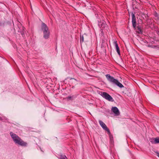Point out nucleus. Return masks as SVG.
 <instances>
[{"label":"nucleus","mask_w":159,"mask_h":159,"mask_svg":"<svg viewBox=\"0 0 159 159\" xmlns=\"http://www.w3.org/2000/svg\"><path fill=\"white\" fill-rule=\"evenodd\" d=\"M10 134L15 144L24 147H26L27 146V143L23 141L17 134L12 132H10Z\"/></svg>","instance_id":"1"},{"label":"nucleus","mask_w":159,"mask_h":159,"mask_svg":"<svg viewBox=\"0 0 159 159\" xmlns=\"http://www.w3.org/2000/svg\"><path fill=\"white\" fill-rule=\"evenodd\" d=\"M41 30L43 32V38L45 39H48L49 37L50 31L47 25L43 22L41 25Z\"/></svg>","instance_id":"2"},{"label":"nucleus","mask_w":159,"mask_h":159,"mask_svg":"<svg viewBox=\"0 0 159 159\" xmlns=\"http://www.w3.org/2000/svg\"><path fill=\"white\" fill-rule=\"evenodd\" d=\"M105 76L107 80L110 82L116 85L120 88L124 87V86L120 83L118 80L115 79L113 77L111 76L109 74H107Z\"/></svg>","instance_id":"3"},{"label":"nucleus","mask_w":159,"mask_h":159,"mask_svg":"<svg viewBox=\"0 0 159 159\" xmlns=\"http://www.w3.org/2000/svg\"><path fill=\"white\" fill-rule=\"evenodd\" d=\"M101 95L104 98L110 101L113 102L114 100L112 98L108 93L105 92H101Z\"/></svg>","instance_id":"4"},{"label":"nucleus","mask_w":159,"mask_h":159,"mask_svg":"<svg viewBox=\"0 0 159 159\" xmlns=\"http://www.w3.org/2000/svg\"><path fill=\"white\" fill-rule=\"evenodd\" d=\"M99 123L102 128L105 130L109 134H111L110 130L107 127L105 124L102 121L99 120Z\"/></svg>","instance_id":"5"},{"label":"nucleus","mask_w":159,"mask_h":159,"mask_svg":"<svg viewBox=\"0 0 159 159\" xmlns=\"http://www.w3.org/2000/svg\"><path fill=\"white\" fill-rule=\"evenodd\" d=\"M98 25L101 28H105L107 27V25L106 24V22L103 20H100L98 21Z\"/></svg>","instance_id":"6"},{"label":"nucleus","mask_w":159,"mask_h":159,"mask_svg":"<svg viewBox=\"0 0 159 159\" xmlns=\"http://www.w3.org/2000/svg\"><path fill=\"white\" fill-rule=\"evenodd\" d=\"M132 15V24L133 26L134 29H136V19L135 15L133 12L131 13Z\"/></svg>","instance_id":"7"},{"label":"nucleus","mask_w":159,"mask_h":159,"mask_svg":"<svg viewBox=\"0 0 159 159\" xmlns=\"http://www.w3.org/2000/svg\"><path fill=\"white\" fill-rule=\"evenodd\" d=\"M111 110L116 116L120 115V112L118 108L116 107H113L111 108Z\"/></svg>","instance_id":"8"},{"label":"nucleus","mask_w":159,"mask_h":159,"mask_svg":"<svg viewBox=\"0 0 159 159\" xmlns=\"http://www.w3.org/2000/svg\"><path fill=\"white\" fill-rule=\"evenodd\" d=\"M113 45H114L116 52L118 55H120V50L118 46V44L117 43V42L116 41H115L113 42Z\"/></svg>","instance_id":"9"},{"label":"nucleus","mask_w":159,"mask_h":159,"mask_svg":"<svg viewBox=\"0 0 159 159\" xmlns=\"http://www.w3.org/2000/svg\"><path fill=\"white\" fill-rule=\"evenodd\" d=\"M137 29L138 31L137 32L139 34H142L143 33V31L141 29V27L139 26H138L136 28Z\"/></svg>","instance_id":"10"},{"label":"nucleus","mask_w":159,"mask_h":159,"mask_svg":"<svg viewBox=\"0 0 159 159\" xmlns=\"http://www.w3.org/2000/svg\"><path fill=\"white\" fill-rule=\"evenodd\" d=\"M155 144L159 143V138H155Z\"/></svg>","instance_id":"11"},{"label":"nucleus","mask_w":159,"mask_h":159,"mask_svg":"<svg viewBox=\"0 0 159 159\" xmlns=\"http://www.w3.org/2000/svg\"><path fill=\"white\" fill-rule=\"evenodd\" d=\"M60 159H67V157L65 155H61Z\"/></svg>","instance_id":"12"},{"label":"nucleus","mask_w":159,"mask_h":159,"mask_svg":"<svg viewBox=\"0 0 159 159\" xmlns=\"http://www.w3.org/2000/svg\"><path fill=\"white\" fill-rule=\"evenodd\" d=\"M150 141L153 143H155V138L150 139Z\"/></svg>","instance_id":"13"},{"label":"nucleus","mask_w":159,"mask_h":159,"mask_svg":"<svg viewBox=\"0 0 159 159\" xmlns=\"http://www.w3.org/2000/svg\"><path fill=\"white\" fill-rule=\"evenodd\" d=\"M80 42H83L84 41V36L83 35H80Z\"/></svg>","instance_id":"14"},{"label":"nucleus","mask_w":159,"mask_h":159,"mask_svg":"<svg viewBox=\"0 0 159 159\" xmlns=\"http://www.w3.org/2000/svg\"><path fill=\"white\" fill-rule=\"evenodd\" d=\"M73 96H69L66 99L67 100H71L72 99Z\"/></svg>","instance_id":"15"},{"label":"nucleus","mask_w":159,"mask_h":159,"mask_svg":"<svg viewBox=\"0 0 159 159\" xmlns=\"http://www.w3.org/2000/svg\"><path fill=\"white\" fill-rule=\"evenodd\" d=\"M155 152L157 154V156L159 158V153L157 151H155Z\"/></svg>","instance_id":"16"},{"label":"nucleus","mask_w":159,"mask_h":159,"mask_svg":"<svg viewBox=\"0 0 159 159\" xmlns=\"http://www.w3.org/2000/svg\"><path fill=\"white\" fill-rule=\"evenodd\" d=\"M154 16L156 17H158V15L157 12H156L154 14Z\"/></svg>","instance_id":"17"},{"label":"nucleus","mask_w":159,"mask_h":159,"mask_svg":"<svg viewBox=\"0 0 159 159\" xmlns=\"http://www.w3.org/2000/svg\"><path fill=\"white\" fill-rule=\"evenodd\" d=\"M72 79H74V80L75 81H77V80L76 79H75L73 78H71L70 79V80H72Z\"/></svg>","instance_id":"18"},{"label":"nucleus","mask_w":159,"mask_h":159,"mask_svg":"<svg viewBox=\"0 0 159 159\" xmlns=\"http://www.w3.org/2000/svg\"><path fill=\"white\" fill-rule=\"evenodd\" d=\"M0 120H3L2 118L1 117H0Z\"/></svg>","instance_id":"19"},{"label":"nucleus","mask_w":159,"mask_h":159,"mask_svg":"<svg viewBox=\"0 0 159 159\" xmlns=\"http://www.w3.org/2000/svg\"><path fill=\"white\" fill-rule=\"evenodd\" d=\"M72 88H73H73H75V86H72Z\"/></svg>","instance_id":"20"},{"label":"nucleus","mask_w":159,"mask_h":159,"mask_svg":"<svg viewBox=\"0 0 159 159\" xmlns=\"http://www.w3.org/2000/svg\"><path fill=\"white\" fill-rule=\"evenodd\" d=\"M153 47H153V48H155V47H156V46H153Z\"/></svg>","instance_id":"21"},{"label":"nucleus","mask_w":159,"mask_h":159,"mask_svg":"<svg viewBox=\"0 0 159 159\" xmlns=\"http://www.w3.org/2000/svg\"><path fill=\"white\" fill-rule=\"evenodd\" d=\"M132 1H134V0H132Z\"/></svg>","instance_id":"22"}]
</instances>
